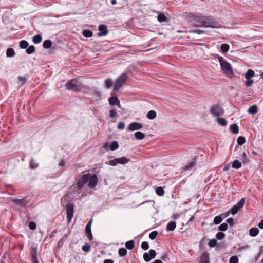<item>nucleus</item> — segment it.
<instances>
[{
    "instance_id": "obj_1",
    "label": "nucleus",
    "mask_w": 263,
    "mask_h": 263,
    "mask_svg": "<svg viewBox=\"0 0 263 263\" xmlns=\"http://www.w3.org/2000/svg\"><path fill=\"white\" fill-rule=\"evenodd\" d=\"M196 27H202L206 28H219L221 27V24L212 16H204L201 21V24L195 25Z\"/></svg>"
},
{
    "instance_id": "obj_2",
    "label": "nucleus",
    "mask_w": 263,
    "mask_h": 263,
    "mask_svg": "<svg viewBox=\"0 0 263 263\" xmlns=\"http://www.w3.org/2000/svg\"><path fill=\"white\" fill-rule=\"evenodd\" d=\"M65 87L67 90L74 92H80L81 90V83L76 79L68 81Z\"/></svg>"
},
{
    "instance_id": "obj_3",
    "label": "nucleus",
    "mask_w": 263,
    "mask_h": 263,
    "mask_svg": "<svg viewBox=\"0 0 263 263\" xmlns=\"http://www.w3.org/2000/svg\"><path fill=\"white\" fill-rule=\"evenodd\" d=\"M128 79L127 73H123L115 81L113 87V90L115 91H118L120 88L123 85Z\"/></svg>"
},
{
    "instance_id": "obj_4",
    "label": "nucleus",
    "mask_w": 263,
    "mask_h": 263,
    "mask_svg": "<svg viewBox=\"0 0 263 263\" xmlns=\"http://www.w3.org/2000/svg\"><path fill=\"white\" fill-rule=\"evenodd\" d=\"M129 159L125 157H122L118 158H115L113 160L106 162V164L111 166H116L118 164H125L129 162Z\"/></svg>"
},
{
    "instance_id": "obj_5",
    "label": "nucleus",
    "mask_w": 263,
    "mask_h": 263,
    "mask_svg": "<svg viewBox=\"0 0 263 263\" xmlns=\"http://www.w3.org/2000/svg\"><path fill=\"white\" fill-rule=\"evenodd\" d=\"M221 67V69L222 71L228 77H231L233 76V72L232 70V68L231 67V64L226 62H223L220 65Z\"/></svg>"
},
{
    "instance_id": "obj_6",
    "label": "nucleus",
    "mask_w": 263,
    "mask_h": 263,
    "mask_svg": "<svg viewBox=\"0 0 263 263\" xmlns=\"http://www.w3.org/2000/svg\"><path fill=\"white\" fill-rule=\"evenodd\" d=\"M89 177H90V174H87L83 175L81 178L79 179L77 183L78 190L77 192L79 193V190L82 189L84 185L88 181Z\"/></svg>"
},
{
    "instance_id": "obj_7",
    "label": "nucleus",
    "mask_w": 263,
    "mask_h": 263,
    "mask_svg": "<svg viewBox=\"0 0 263 263\" xmlns=\"http://www.w3.org/2000/svg\"><path fill=\"white\" fill-rule=\"evenodd\" d=\"M67 218L68 222H70L73 216L74 212V204L72 202L67 203L66 204Z\"/></svg>"
},
{
    "instance_id": "obj_8",
    "label": "nucleus",
    "mask_w": 263,
    "mask_h": 263,
    "mask_svg": "<svg viewBox=\"0 0 263 263\" xmlns=\"http://www.w3.org/2000/svg\"><path fill=\"white\" fill-rule=\"evenodd\" d=\"M210 112L214 117H219L224 113L223 109L219 105H215L212 106L210 108Z\"/></svg>"
},
{
    "instance_id": "obj_9",
    "label": "nucleus",
    "mask_w": 263,
    "mask_h": 263,
    "mask_svg": "<svg viewBox=\"0 0 263 263\" xmlns=\"http://www.w3.org/2000/svg\"><path fill=\"white\" fill-rule=\"evenodd\" d=\"M11 201L13 203L21 207H25L29 202L26 198L12 199Z\"/></svg>"
},
{
    "instance_id": "obj_10",
    "label": "nucleus",
    "mask_w": 263,
    "mask_h": 263,
    "mask_svg": "<svg viewBox=\"0 0 263 263\" xmlns=\"http://www.w3.org/2000/svg\"><path fill=\"white\" fill-rule=\"evenodd\" d=\"M88 185V187L90 189H93L96 186V185L98 182V178L96 175L90 174V177H89V180Z\"/></svg>"
},
{
    "instance_id": "obj_11",
    "label": "nucleus",
    "mask_w": 263,
    "mask_h": 263,
    "mask_svg": "<svg viewBox=\"0 0 263 263\" xmlns=\"http://www.w3.org/2000/svg\"><path fill=\"white\" fill-rule=\"evenodd\" d=\"M156 255V252L155 250L151 249L149 251V254L147 253H145L143 254V259L146 261L148 262L151 259L154 258Z\"/></svg>"
},
{
    "instance_id": "obj_12",
    "label": "nucleus",
    "mask_w": 263,
    "mask_h": 263,
    "mask_svg": "<svg viewBox=\"0 0 263 263\" xmlns=\"http://www.w3.org/2000/svg\"><path fill=\"white\" fill-rule=\"evenodd\" d=\"M142 127L143 125L141 123L138 122H133L129 125L127 130L129 131H134L136 130L140 129L142 128Z\"/></svg>"
},
{
    "instance_id": "obj_13",
    "label": "nucleus",
    "mask_w": 263,
    "mask_h": 263,
    "mask_svg": "<svg viewBox=\"0 0 263 263\" xmlns=\"http://www.w3.org/2000/svg\"><path fill=\"white\" fill-rule=\"evenodd\" d=\"M91 222L92 220L89 221L85 227L86 235L87 236L88 239L90 241L93 239V236L91 230Z\"/></svg>"
},
{
    "instance_id": "obj_14",
    "label": "nucleus",
    "mask_w": 263,
    "mask_h": 263,
    "mask_svg": "<svg viewBox=\"0 0 263 263\" xmlns=\"http://www.w3.org/2000/svg\"><path fill=\"white\" fill-rule=\"evenodd\" d=\"M37 247H33L31 248V256L32 263H39L37 254Z\"/></svg>"
},
{
    "instance_id": "obj_15",
    "label": "nucleus",
    "mask_w": 263,
    "mask_h": 263,
    "mask_svg": "<svg viewBox=\"0 0 263 263\" xmlns=\"http://www.w3.org/2000/svg\"><path fill=\"white\" fill-rule=\"evenodd\" d=\"M99 30L100 32L97 33L98 36H105L108 33V30L104 25H100L99 26Z\"/></svg>"
},
{
    "instance_id": "obj_16",
    "label": "nucleus",
    "mask_w": 263,
    "mask_h": 263,
    "mask_svg": "<svg viewBox=\"0 0 263 263\" xmlns=\"http://www.w3.org/2000/svg\"><path fill=\"white\" fill-rule=\"evenodd\" d=\"M109 103L111 105H117L119 108H121V105L120 103V101L118 99V98L115 96V97H111L108 99Z\"/></svg>"
},
{
    "instance_id": "obj_17",
    "label": "nucleus",
    "mask_w": 263,
    "mask_h": 263,
    "mask_svg": "<svg viewBox=\"0 0 263 263\" xmlns=\"http://www.w3.org/2000/svg\"><path fill=\"white\" fill-rule=\"evenodd\" d=\"M199 263H210L209 254L208 252H204L202 253Z\"/></svg>"
},
{
    "instance_id": "obj_18",
    "label": "nucleus",
    "mask_w": 263,
    "mask_h": 263,
    "mask_svg": "<svg viewBox=\"0 0 263 263\" xmlns=\"http://www.w3.org/2000/svg\"><path fill=\"white\" fill-rule=\"evenodd\" d=\"M196 15L197 14L196 13H190L187 16V21L193 26H194V24H195V20L196 19Z\"/></svg>"
},
{
    "instance_id": "obj_19",
    "label": "nucleus",
    "mask_w": 263,
    "mask_h": 263,
    "mask_svg": "<svg viewBox=\"0 0 263 263\" xmlns=\"http://www.w3.org/2000/svg\"><path fill=\"white\" fill-rule=\"evenodd\" d=\"M176 227V223L175 221H170L166 226L167 231H173Z\"/></svg>"
},
{
    "instance_id": "obj_20",
    "label": "nucleus",
    "mask_w": 263,
    "mask_h": 263,
    "mask_svg": "<svg viewBox=\"0 0 263 263\" xmlns=\"http://www.w3.org/2000/svg\"><path fill=\"white\" fill-rule=\"evenodd\" d=\"M196 19L195 20V24H194V26L196 27L195 25L201 24V21H202L203 18V15L201 14H197L196 15Z\"/></svg>"
},
{
    "instance_id": "obj_21",
    "label": "nucleus",
    "mask_w": 263,
    "mask_h": 263,
    "mask_svg": "<svg viewBox=\"0 0 263 263\" xmlns=\"http://www.w3.org/2000/svg\"><path fill=\"white\" fill-rule=\"evenodd\" d=\"M158 21L160 22H168V18L163 13H160L158 14L157 16Z\"/></svg>"
},
{
    "instance_id": "obj_22",
    "label": "nucleus",
    "mask_w": 263,
    "mask_h": 263,
    "mask_svg": "<svg viewBox=\"0 0 263 263\" xmlns=\"http://www.w3.org/2000/svg\"><path fill=\"white\" fill-rule=\"evenodd\" d=\"M254 71L253 70L249 69L247 71L246 73H245V77L246 79H251V78H253L254 76Z\"/></svg>"
},
{
    "instance_id": "obj_23",
    "label": "nucleus",
    "mask_w": 263,
    "mask_h": 263,
    "mask_svg": "<svg viewBox=\"0 0 263 263\" xmlns=\"http://www.w3.org/2000/svg\"><path fill=\"white\" fill-rule=\"evenodd\" d=\"M259 230L256 228H252L249 230V234L252 237H255L258 235Z\"/></svg>"
},
{
    "instance_id": "obj_24",
    "label": "nucleus",
    "mask_w": 263,
    "mask_h": 263,
    "mask_svg": "<svg viewBox=\"0 0 263 263\" xmlns=\"http://www.w3.org/2000/svg\"><path fill=\"white\" fill-rule=\"evenodd\" d=\"M241 166V162L237 160H235L232 163V167L235 169H239Z\"/></svg>"
},
{
    "instance_id": "obj_25",
    "label": "nucleus",
    "mask_w": 263,
    "mask_h": 263,
    "mask_svg": "<svg viewBox=\"0 0 263 263\" xmlns=\"http://www.w3.org/2000/svg\"><path fill=\"white\" fill-rule=\"evenodd\" d=\"M257 106L256 105H252L249 107L248 112L251 114H255L257 112Z\"/></svg>"
},
{
    "instance_id": "obj_26",
    "label": "nucleus",
    "mask_w": 263,
    "mask_h": 263,
    "mask_svg": "<svg viewBox=\"0 0 263 263\" xmlns=\"http://www.w3.org/2000/svg\"><path fill=\"white\" fill-rule=\"evenodd\" d=\"M195 164V161L193 159L191 162H190L188 164H187L186 166H184V170L187 171V170H190L192 169L193 168V167L194 166Z\"/></svg>"
},
{
    "instance_id": "obj_27",
    "label": "nucleus",
    "mask_w": 263,
    "mask_h": 263,
    "mask_svg": "<svg viewBox=\"0 0 263 263\" xmlns=\"http://www.w3.org/2000/svg\"><path fill=\"white\" fill-rule=\"evenodd\" d=\"M217 123L222 126H225L227 124V122L224 118L218 117L216 119Z\"/></svg>"
},
{
    "instance_id": "obj_28",
    "label": "nucleus",
    "mask_w": 263,
    "mask_h": 263,
    "mask_svg": "<svg viewBox=\"0 0 263 263\" xmlns=\"http://www.w3.org/2000/svg\"><path fill=\"white\" fill-rule=\"evenodd\" d=\"M230 130L234 134H238L239 132V127L236 124H232L230 126Z\"/></svg>"
},
{
    "instance_id": "obj_29",
    "label": "nucleus",
    "mask_w": 263,
    "mask_h": 263,
    "mask_svg": "<svg viewBox=\"0 0 263 263\" xmlns=\"http://www.w3.org/2000/svg\"><path fill=\"white\" fill-rule=\"evenodd\" d=\"M135 246V242L134 240H129L125 243V247L128 250H132Z\"/></svg>"
},
{
    "instance_id": "obj_30",
    "label": "nucleus",
    "mask_w": 263,
    "mask_h": 263,
    "mask_svg": "<svg viewBox=\"0 0 263 263\" xmlns=\"http://www.w3.org/2000/svg\"><path fill=\"white\" fill-rule=\"evenodd\" d=\"M156 112L154 110H150L147 114V118L150 120L155 119L156 117Z\"/></svg>"
},
{
    "instance_id": "obj_31",
    "label": "nucleus",
    "mask_w": 263,
    "mask_h": 263,
    "mask_svg": "<svg viewBox=\"0 0 263 263\" xmlns=\"http://www.w3.org/2000/svg\"><path fill=\"white\" fill-rule=\"evenodd\" d=\"M32 41L34 44H39L42 41V37L41 35H36L33 36Z\"/></svg>"
},
{
    "instance_id": "obj_32",
    "label": "nucleus",
    "mask_w": 263,
    "mask_h": 263,
    "mask_svg": "<svg viewBox=\"0 0 263 263\" xmlns=\"http://www.w3.org/2000/svg\"><path fill=\"white\" fill-rule=\"evenodd\" d=\"M135 136L138 140H142L145 138V135L141 132H136L135 133Z\"/></svg>"
},
{
    "instance_id": "obj_33",
    "label": "nucleus",
    "mask_w": 263,
    "mask_h": 263,
    "mask_svg": "<svg viewBox=\"0 0 263 263\" xmlns=\"http://www.w3.org/2000/svg\"><path fill=\"white\" fill-rule=\"evenodd\" d=\"M29 166L31 169H34L39 166V164L35 162L33 158H31L30 160Z\"/></svg>"
},
{
    "instance_id": "obj_34",
    "label": "nucleus",
    "mask_w": 263,
    "mask_h": 263,
    "mask_svg": "<svg viewBox=\"0 0 263 263\" xmlns=\"http://www.w3.org/2000/svg\"><path fill=\"white\" fill-rule=\"evenodd\" d=\"M220 49L222 52L226 53L229 51L230 49V46L227 44H222L221 45Z\"/></svg>"
},
{
    "instance_id": "obj_35",
    "label": "nucleus",
    "mask_w": 263,
    "mask_h": 263,
    "mask_svg": "<svg viewBox=\"0 0 263 263\" xmlns=\"http://www.w3.org/2000/svg\"><path fill=\"white\" fill-rule=\"evenodd\" d=\"M52 42L49 40H45L43 44V47L45 49H48L51 47Z\"/></svg>"
},
{
    "instance_id": "obj_36",
    "label": "nucleus",
    "mask_w": 263,
    "mask_h": 263,
    "mask_svg": "<svg viewBox=\"0 0 263 263\" xmlns=\"http://www.w3.org/2000/svg\"><path fill=\"white\" fill-rule=\"evenodd\" d=\"M119 147L118 143L117 141L112 142L109 146V149L111 151H115Z\"/></svg>"
},
{
    "instance_id": "obj_37",
    "label": "nucleus",
    "mask_w": 263,
    "mask_h": 263,
    "mask_svg": "<svg viewBox=\"0 0 263 263\" xmlns=\"http://www.w3.org/2000/svg\"><path fill=\"white\" fill-rule=\"evenodd\" d=\"M245 198H242L240 200H239L237 204H236L235 205L240 210V209H241L243 205H244V204H245Z\"/></svg>"
},
{
    "instance_id": "obj_38",
    "label": "nucleus",
    "mask_w": 263,
    "mask_h": 263,
    "mask_svg": "<svg viewBox=\"0 0 263 263\" xmlns=\"http://www.w3.org/2000/svg\"><path fill=\"white\" fill-rule=\"evenodd\" d=\"M20 47L22 49H26L28 47V43L25 40H22L20 42Z\"/></svg>"
},
{
    "instance_id": "obj_39",
    "label": "nucleus",
    "mask_w": 263,
    "mask_h": 263,
    "mask_svg": "<svg viewBox=\"0 0 263 263\" xmlns=\"http://www.w3.org/2000/svg\"><path fill=\"white\" fill-rule=\"evenodd\" d=\"M15 52L13 48H8L6 51V55L8 57H12L14 55Z\"/></svg>"
},
{
    "instance_id": "obj_40",
    "label": "nucleus",
    "mask_w": 263,
    "mask_h": 263,
    "mask_svg": "<svg viewBox=\"0 0 263 263\" xmlns=\"http://www.w3.org/2000/svg\"><path fill=\"white\" fill-rule=\"evenodd\" d=\"M118 253L120 256L123 257L127 255V251L125 248H122L119 249Z\"/></svg>"
},
{
    "instance_id": "obj_41",
    "label": "nucleus",
    "mask_w": 263,
    "mask_h": 263,
    "mask_svg": "<svg viewBox=\"0 0 263 263\" xmlns=\"http://www.w3.org/2000/svg\"><path fill=\"white\" fill-rule=\"evenodd\" d=\"M83 35L86 37H90L92 35V32L89 30H84L83 31Z\"/></svg>"
},
{
    "instance_id": "obj_42",
    "label": "nucleus",
    "mask_w": 263,
    "mask_h": 263,
    "mask_svg": "<svg viewBox=\"0 0 263 263\" xmlns=\"http://www.w3.org/2000/svg\"><path fill=\"white\" fill-rule=\"evenodd\" d=\"M112 85V81L110 79H107L105 81V87L107 89L110 88Z\"/></svg>"
},
{
    "instance_id": "obj_43",
    "label": "nucleus",
    "mask_w": 263,
    "mask_h": 263,
    "mask_svg": "<svg viewBox=\"0 0 263 263\" xmlns=\"http://www.w3.org/2000/svg\"><path fill=\"white\" fill-rule=\"evenodd\" d=\"M237 142L238 145H242L246 142L245 138L243 136H239L237 138Z\"/></svg>"
},
{
    "instance_id": "obj_44",
    "label": "nucleus",
    "mask_w": 263,
    "mask_h": 263,
    "mask_svg": "<svg viewBox=\"0 0 263 263\" xmlns=\"http://www.w3.org/2000/svg\"><path fill=\"white\" fill-rule=\"evenodd\" d=\"M35 48L34 46H30L26 49V52L28 54H31L34 52Z\"/></svg>"
},
{
    "instance_id": "obj_45",
    "label": "nucleus",
    "mask_w": 263,
    "mask_h": 263,
    "mask_svg": "<svg viewBox=\"0 0 263 263\" xmlns=\"http://www.w3.org/2000/svg\"><path fill=\"white\" fill-rule=\"evenodd\" d=\"M156 192L157 194L159 196H162L164 194V191L162 187H158L156 189Z\"/></svg>"
},
{
    "instance_id": "obj_46",
    "label": "nucleus",
    "mask_w": 263,
    "mask_h": 263,
    "mask_svg": "<svg viewBox=\"0 0 263 263\" xmlns=\"http://www.w3.org/2000/svg\"><path fill=\"white\" fill-rule=\"evenodd\" d=\"M227 229L228 225L226 223H223L218 227V230L222 232L226 231L227 230Z\"/></svg>"
},
{
    "instance_id": "obj_47",
    "label": "nucleus",
    "mask_w": 263,
    "mask_h": 263,
    "mask_svg": "<svg viewBox=\"0 0 263 263\" xmlns=\"http://www.w3.org/2000/svg\"><path fill=\"white\" fill-rule=\"evenodd\" d=\"M222 221V218L221 216H217L214 218V223L215 224H218Z\"/></svg>"
},
{
    "instance_id": "obj_48",
    "label": "nucleus",
    "mask_w": 263,
    "mask_h": 263,
    "mask_svg": "<svg viewBox=\"0 0 263 263\" xmlns=\"http://www.w3.org/2000/svg\"><path fill=\"white\" fill-rule=\"evenodd\" d=\"M158 232L157 231H154L150 233L149 237L151 240H154L156 238L158 235Z\"/></svg>"
},
{
    "instance_id": "obj_49",
    "label": "nucleus",
    "mask_w": 263,
    "mask_h": 263,
    "mask_svg": "<svg viewBox=\"0 0 263 263\" xmlns=\"http://www.w3.org/2000/svg\"><path fill=\"white\" fill-rule=\"evenodd\" d=\"M90 249L91 246L88 243L83 245L82 248V250L85 252H89L90 250Z\"/></svg>"
},
{
    "instance_id": "obj_50",
    "label": "nucleus",
    "mask_w": 263,
    "mask_h": 263,
    "mask_svg": "<svg viewBox=\"0 0 263 263\" xmlns=\"http://www.w3.org/2000/svg\"><path fill=\"white\" fill-rule=\"evenodd\" d=\"M216 237L218 240H222L225 237V234L223 233L220 232L216 234Z\"/></svg>"
},
{
    "instance_id": "obj_51",
    "label": "nucleus",
    "mask_w": 263,
    "mask_h": 263,
    "mask_svg": "<svg viewBox=\"0 0 263 263\" xmlns=\"http://www.w3.org/2000/svg\"><path fill=\"white\" fill-rule=\"evenodd\" d=\"M230 263H238V258L237 256L231 257L229 260Z\"/></svg>"
},
{
    "instance_id": "obj_52",
    "label": "nucleus",
    "mask_w": 263,
    "mask_h": 263,
    "mask_svg": "<svg viewBox=\"0 0 263 263\" xmlns=\"http://www.w3.org/2000/svg\"><path fill=\"white\" fill-rule=\"evenodd\" d=\"M216 244L217 240L215 239H211L208 242L209 246L211 248L215 247Z\"/></svg>"
},
{
    "instance_id": "obj_53",
    "label": "nucleus",
    "mask_w": 263,
    "mask_h": 263,
    "mask_svg": "<svg viewBox=\"0 0 263 263\" xmlns=\"http://www.w3.org/2000/svg\"><path fill=\"white\" fill-rule=\"evenodd\" d=\"M190 32H192V33H196L198 34H201L204 33L205 32V31L201 30V29H192V30H190Z\"/></svg>"
},
{
    "instance_id": "obj_54",
    "label": "nucleus",
    "mask_w": 263,
    "mask_h": 263,
    "mask_svg": "<svg viewBox=\"0 0 263 263\" xmlns=\"http://www.w3.org/2000/svg\"><path fill=\"white\" fill-rule=\"evenodd\" d=\"M247 80L245 82V85L246 87H250L253 84L254 81L251 79H246Z\"/></svg>"
},
{
    "instance_id": "obj_55",
    "label": "nucleus",
    "mask_w": 263,
    "mask_h": 263,
    "mask_svg": "<svg viewBox=\"0 0 263 263\" xmlns=\"http://www.w3.org/2000/svg\"><path fill=\"white\" fill-rule=\"evenodd\" d=\"M117 116V113L115 109L110 110L109 116L111 118H115Z\"/></svg>"
},
{
    "instance_id": "obj_56",
    "label": "nucleus",
    "mask_w": 263,
    "mask_h": 263,
    "mask_svg": "<svg viewBox=\"0 0 263 263\" xmlns=\"http://www.w3.org/2000/svg\"><path fill=\"white\" fill-rule=\"evenodd\" d=\"M141 248L144 250H147L149 248V245L148 242L146 241H143L141 243Z\"/></svg>"
},
{
    "instance_id": "obj_57",
    "label": "nucleus",
    "mask_w": 263,
    "mask_h": 263,
    "mask_svg": "<svg viewBox=\"0 0 263 263\" xmlns=\"http://www.w3.org/2000/svg\"><path fill=\"white\" fill-rule=\"evenodd\" d=\"M239 210L234 205L231 209L230 212L233 215L236 214Z\"/></svg>"
},
{
    "instance_id": "obj_58",
    "label": "nucleus",
    "mask_w": 263,
    "mask_h": 263,
    "mask_svg": "<svg viewBox=\"0 0 263 263\" xmlns=\"http://www.w3.org/2000/svg\"><path fill=\"white\" fill-rule=\"evenodd\" d=\"M29 228L30 229L34 230L36 228V223L34 222H30L29 223Z\"/></svg>"
},
{
    "instance_id": "obj_59",
    "label": "nucleus",
    "mask_w": 263,
    "mask_h": 263,
    "mask_svg": "<svg viewBox=\"0 0 263 263\" xmlns=\"http://www.w3.org/2000/svg\"><path fill=\"white\" fill-rule=\"evenodd\" d=\"M125 128V123L123 122H120L118 125V128L122 130Z\"/></svg>"
},
{
    "instance_id": "obj_60",
    "label": "nucleus",
    "mask_w": 263,
    "mask_h": 263,
    "mask_svg": "<svg viewBox=\"0 0 263 263\" xmlns=\"http://www.w3.org/2000/svg\"><path fill=\"white\" fill-rule=\"evenodd\" d=\"M19 81H20V85H23L25 83L26 79L24 77H20Z\"/></svg>"
},
{
    "instance_id": "obj_61",
    "label": "nucleus",
    "mask_w": 263,
    "mask_h": 263,
    "mask_svg": "<svg viewBox=\"0 0 263 263\" xmlns=\"http://www.w3.org/2000/svg\"><path fill=\"white\" fill-rule=\"evenodd\" d=\"M66 164V161L62 159L61 161V162L59 163L58 165H59V166H60L61 167H64L65 166Z\"/></svg>"
},
{
    "instance_id": "obj_62",
    "label": "nucleus",
    "mask_w": 263,
    "mask_h": 263,
    "mask_svg": "<svg viewBox=\"0 0 263 263\" xmlns=\"http://www.w3.org/2000/svg\"><path fill=\"white\" fill-rule=\"evenodd\" d=\"M226 221L230 224L233 225L234 223V219L233 218H229Z\"/></svg>"
},
{
    "instance_id": "obj_63",
    "label": "nucleus",
    "mask_w": 263,
    "mask_h": 263,
    "mask_svg": "<svg viewBox=\"0 0 263 263\" xmlns=\"http://www.w3.org/2000/svg\"><path fill=\"white\" fill-rule=\"evenodd\" d=\"M240 157H241V158L240 159L242 160L243 162L245 161V160L246 159V153L245 152H243L242 153V156L240 155Z\"/></svg>"
},
{
    "instance_id": "obj_64",
    "label": "nucleus",
    "mask_w": 263,
    "mask_h": 263,
    "mask_svg": "<svg viewBox=\"0 0 263 263\" xmlns=\"http://www.w3.org/2000/svg\"><path fill=\"white\" fill-rule=\"evenodd\" d=\"M104 263H114V261L111 259H105Z\"/></svg>"
}]
</instances>
